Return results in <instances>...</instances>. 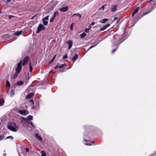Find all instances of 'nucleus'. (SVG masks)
Instances as JSON below:
<instances>
[{
    "mask_svg": "<svg viewBox=\"0 0 156 156\" xmlns=\"http://www.w3.org/2000/svg\"><path fill=\"white\" fill-rule=\"evenodd\" d=\"M7 128L9 130L14 132L17 131L18 129V127L16 125V123L12 122L8 125Z\"/></svg>",
    "mask_w": 156,
    "mask_h": 156,
    "instance_id": "f257e3e1",
    "label": "nucleus"
},
{
    "mask_svg": "<svg viewBox=\"0 0 156 156\" xmlns=\"http://www.w3.org/2000/svg\"><path fill=\"white\" fill-rule=\"evenodd\" d=\"M22 61H20L17 64V67L16 68V71L20 73L22 69Z\"/></svg>",
    "mask_w": 156,
    "mask_h": 156,
    "instance_id": "f03ea898",
    "label": "nucleus"
},
{
    "mask_svg": "<svg viewBox=\"0 0 156 156\" xmlns=\"http://www.w3.org/2000/svg\"><path fill=\"white\" fill-rule=\"evenodd\" d=\"M45 27L42 24H40L38 27L36 33L38 34L40 31L44 29Z\"/></svg>",
    "mask_w": 156,
    "mask_h": 156,
    "instance_id": "7ed1b4c3",
    "label": "nucleus"
},
{
    "mask_svg": "<svg viewBox=\"0 0 156 156\" xmlns=\"http://www.w3.org/2000/svg\"><path fill=\"white\" fill-rule=\"evenodd\" d=\"M67 43L69 45L68 48L70 50L71 48L73 46V41L72 40H68L67 41Z\"/></svg>",
    "mask_w": 156,
    "mask_h": 156,
    "instance_id": "20e7f679",
    "label": "nucleus"
},
{
    "mask_svg": "<svg viewBox=\"0 0 156 156\" xmlns=\"http://www.w3.org/2000/svg\"><path fill=\"white\" fill-rule=\"evenodd\" d=\"M19 113L21 115H25L28 114V112L24 110H20Z\"/></svg>",
    "mask_w": 156,
    "mask_h": 156,
    "instance_id": "39448f33",
    "label": "nucleus"
},
{
    "mask_svg": "<svg viewBox=\"0 0 156 156\" xmlns=\"http://www.w3.org/2000/svg\"><path fill=\"white\" fill-rule=\"evenodd\" d=\"M117 5H114L111 9V11L112 12H114L117 9Z\"/></svg>",
    "mask_w": 156,
    "mask_h": 156,
    "instance_id": "423d86ee",
    "label": "nucleus"
},
{
    "mask_svg": "<svg viewBox=\"0 0 156 156\" xmlns=\"http://www.w3.org/2000/svg\"><path fill=\"white\" fill-rule=\"evenodd\" d=\"M23 119L26 121L32 120L33 119V117L31 115H28L26 118V119L24 118H23Z\"/></svg>",
    "mask_w": 156,
    "mask_h": 156,
    "instance_id": "0eeeda50",
    "label": "nucleus"
},
{
    "mask_svg": "<svg viewBox=\"0 0 156 156\" xmlns=\"http://www.w3.org/2000/svg\"><path fill=\"white\" fill-rule=\"evenodd\" d=\"M78 57V55L77 54H75L74 56L72 58V61H73V63L77 59Z\"/></svg>",
    "mask_w": 156,
    "mask_h": 156,
    "instance_id": "6e6552de",
    "label": "nucleus"
},
{
    "mask_svg": "<svg viewBox=\"0 0 156 156\" xmlns=\"http://www.w3.org/2000/svg\"><path fill=\"white\" fill-rule=\"evenodd\" d=\"M34 94L33 93H29L26 96V98L27 99H29L31 98L33 95Z\"/></svg>",
    "mask_w": 156,
    "mask_h": 156,
    "instance_id": "1a4fd4ad",
    "label": "nucleus"
},
{
    "mask_svg": "<svg viewBox=\"0 0 156 156\" xmlns=\"http://www.w3.org/2000/svg\"><path fill=\"white\" fill-rule=\"evenodd\" d=\"M68 10V7L66 6L63 7L60 9V11L62 12H65Z\"/></svg>",
    "mask_w": 156,
    "mask_h": 156,
    "instance_id": "9d476101",
    "label": "nucleus"
},
{
    "mask_svg": "<svg viewBox=\"0 0 156 156\" xmlns=\"http://www.w3.org/2000/svg\"><path fill=\"white\" fill-rule=\"evenodd\" d=\"M22 31L21 30L17 31L16 32L14 33L13 34V35L18 36L20 35V34H22Z\"/></svg>",
    "mask_w": 156,
    "mask_h": 156,
    "instance_id": "9b49d317",
    "label": "nucleus"
},
{
    "mask_svg": "<svg viewBox=\"0 0 156 156\" xmlns=\"http://www.w3.org/2000/svg\"><path fill=\"white\" fill-rule=\"evenodd\" d=\"M122 42V41L119 44H117L116 43L115 44V46L116 47V48L112 51V53H113L115 51L117 50V49L119 47V44L121 43Z\"/></svg>",
    "mask_w": 156,
    "mask_h": 156,
    "instance_id": "f8f14e48",
    "label": "nucleus"
},
{
    "mask_svg": "<svg viewBox=\"0 0 156 156\" xmlns=\"http://www.w3.org/2000/svg\"><path fill=\"white\" fill-rule=\"evenodd\" d=\"M110 25L109 24H107L105 25L104 26L102 27L101 28V31H103V30H105Z\"/></svg>",
    "mask_w": 156,
    "mask_h": 156,
    "instance_id": "ddd939ff",
    "label": "nucleus"
},
{
    "mask_svg": "<svg viewBox=\"0 0 156 156\" xmlns=\"http://www.w3.org/2000/svg\"><path fill=\"white\" fill-rule=\"evenodd\" d=\"M29 59V57L28 56H26L23 59V62L26 63L27 62Z\"/></svg>",
    "mask_w": 156,
    "mask_h": 156,
    "instance_id": "4468645a",
    "label": "nucleus"
},
{
    "mask_svg": "<svg viewBox=\"0 0 156 156\" xmlns=\"http://www.w3.org/2000/svg\"><path fill=\"white\" fill-rule=\"evenodd\" d=\"M108 20V19H104L100 21V22L101 23H104Z\"/></svg>",
    "mask_w": 156,
    "mask_h": 156,
    "instance_id": "2eb2a0df",
    "label": "nucleus"
},
{
    "mask_svg": "<svg viewBox=\"0 0 156 156\" xmlns=\"http://www.w3.org/2000/svg\"><path fill=\"white\" fill-rule=\"evenodd\" d=\"M35 136H36V138L37 140H39V141H41L42 140V137L41 136H39L38 134H36Z\"/></svg>",
    "mask_w": 156,
    "mask_h": 156,
    "instance_id": "dca6fc26",
    "label": "nucleus"
},
{
    "mask_svg": "<svg viewBox=\"0 0 156 156\" xmlns=\"http://www.w3.org/2000/svg\"><path fill=\"white\" fill-rule=\"evenodd\" d=\"M78 16L80 19L81 18V16H82L79 13L74 14H73L72 16Z\"/></svg>",
    "mask_w": 156,
    "mask_h": 156,
    "instance_id": "f3484780",
    "label": "nucleus"
},
{
    "mask_svg": "<svg viewBox=\"0 0 156 156\" xmlns=\"http://www.w3.org/2000/svg\"><path fill=\"white\" fill-rule=\"evenodd\" d=\"M23 82L22 81H20L19 82H17L16 83V84L17 86H20L23 85Z\"/></svg>",
    "mask_w": 156,
    "mask_h": 156,
    "instance_id": "a211bd4d",
    "label": "nucleus"
},
{
    "mask_svg": "<svg viewBox=\"0 0 156 156\" xmlns=\"http://www.w3.org/2000/svg\"><path fill=\"white\" fill-rule=\"evenodd\" d=\"M33 70V67L32 66V64L31 62L30 63V66H29V71L30 72H32Z\"/></svg>",
    "mask_w": 156,
    "mask_h": 156,
    "instance_id": "6ab92c4d",
    "label": "nucleus"
},
{
    "mask_svg": "<svg viewBox=\"0 0 156 156\" xmlns=\"http://www.w3.org/2000/svg\"><path fill=\"white\" fill-rule=\"evenodd\" d=\"M86 35V34L85 33H83L82 34H80V37H81V38H83Z\"/></svg>",
    "mask_w": 156,
    "mask_h": 156,
    "instance_id": "aec40b11",
    "label": "nucleus"
},
{
    "mask_svg": "<svg viewBox=\"0 0 156 156\" xmlns=\"http://www.w3.org/2000/svg\"><path fill=\"white\" fill-rule=\"evenodd\" d=\"M19 73H18V72L16 71V73L13 76V79H15L17 77V76H18V74Z\"/></svg>",
    "mask_w": 156,
    "mask_h": 156,
    "instance_id": "412c9836",
    "label": "nucleus"
},
{
    "mask_svg": "<svg viewBox=\"0 0 156 156\" xmlns=\"http://www.w3.org/2000/svg\"><path fill=\"white\" fill-rule=\"evenodd\" d=\"M4 101L3 99H0V106H2L4 103Z\"/></svg>",
    "mask_w": 156,
    "mask_h": 156,
    "instance_id": "4be33fe9",
    "label": "nucleus"
},
{
    "mask_svg": "<svg viewBox=\"0 0 156 156\" xmlns=\"http://www.w3.org/2000/svg\"><path fill=\"white\" fill-rule=\"evenodd\" d=\"M42 21L43 22V24L44 25H47L48 23V21L46 20H44V19H43Z\"/></svg>",
    "mask_w": 156,
    "mask_h": 156,
    "instance_id": "5701e85b",
    "label": "nucleus"
},
{
    "mask_svg": "<svg viewBox=\"0 0 156 156\" xmlns=\"http://www.w3.org/2000/svg\"><path fill=\"white\" fill-rule=\"evenodd\" d=\"M139 8H140L139 7H137L133 12H134V13L136 14L138 11L139 9Z\"/></svg>",
    "mask_w": 156,
    "mask_h": 156,
    "instance_id": "b1692460",
    "label": "nucleus"
},
{
    "mask_svg": "<svg viewBox=\"0 0 156 156\" xmlns=\"http://www.w3.org/2000/svg\"><path fill=\"white\" fill-rule=\"evenodd\" d=\"M41 153L42 156H46V153L44 151H41Z\"/></svg>",
    "mask_w": 156,
    "mask_h": 156,
    "instance_id": "393cba45",
    "label": "nucleus"
},
{
    "mask_svg": "<svg viewBox=\"0 0 156 156\" xmlns=\"http://www.w3.org/2000/svg\"><path fill=\"white\" fill-rule=\"evenodd\" d=\"M59 15V13L57 12H55L54 13V14L53 16V18H54L57 15L58 16Z\"/></svg>",
    "mask_w": 156,
    "mask_h": 156,
    "instance_id": "a878e982",
    "label": "nucleus"
},
{
    "mask_svg": "<svg viewBox=\"0 0 156 156\" xmlns=\"http://www.w3.org/2000/svg\"><path fill=\"white\" fill-rule=\"evenodd\" d=\"M56 56V55H55L52 58L51 61L49 62V64H51L54 60Z\"/></svg>",
    "mask_w": 156,
    "mask_h": 156,
    "instance_id": "bb28decb",
    "label": "nucleus"
},
{
    "mask_svg": "<svg viewBox=\"0 0 156 156\" xmlns=\"http://www.w3.org/2000/svg\"><path fill=\"white\" fill-rule=\"evenodd\" d=\"M10 94L11 97L14 94V92L13 90L10 92Z\"/></svg>",
    "mask_w": 156,
    "mask_h": 156,
    "instance_id": "cd10ccee",
    "label": "nucleus"
},
{
    "mask_svg": "<svg viewBox=\"0 0 156 156\" xmlns=\"http://www.w3.org/2000/svg\"><path fill=\"white\" fill-rule=\"evenodd\" d=\"M91 27L90 26V27L89 28H86L85 29V31L86 33H88L89 31V30L90 29Z\"/></svg>",
    "mask_w": 156,
    "mask_h": 156,
    "instance_id": "c85d7f7f",
    "label": "nucleus"
},
{
    "mask_svg": "<svg viewBox=\"0 0 156 156\" xmlns=\"http://www.w3.org/2000/svg\"><path fill=\"white\" fill-rule=\"evenodd\" d=\"M73 25H74L73 23L71 24V25H70V29L71 30H73Z\"/></svg>",
    "mask_w": 156,
    "mask_h": 156,
    "instance_id": "c756f323",
    "label": "nucleus"
},
{
    "mask_svg": "<svg viewBox=\"0 0 156 156\" xmlns=\"http://www.w3.org/2000/svg\"><path fill=\"white\" fill-rule=\"evenodd\" d=\"M6 85L9 87H10V84L8 81H7L6 82Z\"/></svg>",
    "mask_w": 156,
    "mask_h": 156,
    "instance_id": "7c9ffc66",
    "label": "nucleus"
},
{
    "mask_svg": "<svg viewBox=\"0 0 156 156\" xmlns=\"http://www.w3.org/2000/svg\"><path fill=\"white\" fill-rule=\"evenodd\" d=\"M48 18H49V16H46L43 19H44V20H46L48 21Z\"/></svg>",
    "mask_w": 156,
    "mask_h": 156,
    "instance_id": "2f4dec72",
    "label": "nucleus"
},
{
    "mask_svg": "<svg viewBox=\"0 0 156 156\" xmlns=\"http://www.w3.org/2000/svg\"><path fill=\"white\" fill-rule=\"evenodd\" d=\"M5 138V136L3 135L0 136V141L3 140Z\"/></svg>",
    "mask_w": 156,
    "mask_h": 156,
    "instance_id": "473e14b6",
    "label": "nucleus"
},
{
    "mask_svg": "<svg viewBox=\"0 0 156 156\" xmlns=\"http://www.w3.org/2000/svg\"><path fill=\"white\" fill-rule=\"evenodd\" d=\"M96 45H92V46H91L89 48H88V51L90 49L92 48L95 47L96 46Z\"/></svg>",
    "mask_w": 156,
    "mask_h": 156,
    "instance_id": "72a5a7b5",
    "label": "nucleus"
},
{
    "mask_svg": "<svg viewBox=\"0 0 156 156\" xmlns=\"http://www.w3.org/2000/svg\"><path fill=\"white\" fill-rule=\"evenodd\" d=\"M65 65L64 64H62L61 66H58V67L59 68H63Z\"/></svg>",
    "mask_w": 156,
    "mask_h": 156,
    "instance_id": "f704fd0d",
    "label": "nucleus"
},
{
    "mask_svg": "<svg viewBox=\"0 0 156 156\" xmlns=\"http://www.w3.org/2000/svg\"><path fill=\"white\" fill-rule=\"evenodd\" d=\"M8 138H10V139H13V137L12 136H9L7 137L5 139H7Z\"/></svg>",
    "mask_w": 156,
    "mask_h": 156,
    "instance_id": "c9c22d12",
    "label": "nucleus"
},
{
    "mask_svg": "<svg viewBox=\"0 0 156 156\" xmlns=\"http://www.w3.org/2000/svg\"><path fill=\"white\" fill-rule=\"evenodd\" d=\"M30 124L33 127H35V126L34 125H33V123L31 122H30Z\"/></svg>",
    "mask_w": 156,
    "mask_h": 156,
    "instance_id": "e433bc0d",
    "label": "nucleus"
},
{
    "mask_svg": "<svg viewBox=\"0 0 156 156\" xmlns=\"http://www.w3.org/2000/svg\"><path fill=\"white\" fill-rule=\"evenodd\" d=\"M67 58V54H66L63 57V59H65Z\"/></svg>",
    "mask_w": 156,
    "mask_h": 156,
    "instance_id": "4c0bfd02",
    "label": "nucleus"
},
{
    "mask_svg": "<svg viewBox=\"0 0 156 156\" xmlns=\"http://www.w3.org/2000/svg\"><path fill=\"white\" fill-rule=\"evenodd\" d=\"M25 151L26 152H29V148H26L25 149Z\"/></svg>",
    "mask_w": 156,
    "mask_h": 156,
    "instance_id": "58836bf2",
    "label": "nucleus"
},
{
    "mask_svg": "<svg viewBox=\"0 0 156 156\" xmlns=\"http://www.w3.org/2000/svg\"><path fill=\"white\" fill-rule=\"evenodd\" d=\"M150 12H151V11H150V12H145V13H144L143 14V16H145V15H146L147 14H148Z\"/></svg>",
    "mask_w": 156,
    "mask_h": 156,
    "instance_id": "ea45409f",
    "label": "nucleus"
},
{
    "mask_svg": "<svg viewBox=\"0 0 156 156\" xmlns=\"http://www.w3.org/2000/svg\"><path fill=\"white\" fill-rule=\"evenodd\" d=\"M54 18L53 17H52V18H51L50 20V22H52L54 20Z\"/></svg>",
    "mask_w": 156,
    "mask_h": 156,
    "instance_id": "a19ab883",
    "label": "nucleus"
},
{
    "mask_svg": "<svg viewBox=\"0 0 156 156\" xmlns=\"http://www.w3.org/2000/svg\"><path fill=\"white\" fill-rule=\"evenodd\" d=\"M105 5H106V4H105L104 5H103L102 6V7H101V9H102L103 10H104V6Z\"/></svg>",
    "mask_w": 156,
    "mask_h": 156,
    "instance_id": "79ce46f5",
    "label": "nucleus"
},
{
    "mask_svg": "<svg viewBox=\"0 0 156 156\" xmlns=\"http://www.w3.org/2000/svg\"><path fill=\"white\" fill-rule=\"evenodd\" d=\"M14 16H12V15H10L9 16V19H11L12 18V17H14Z\"/></svg>",
    "mask_w": 156,
    "mask_h": 156,
    "instance_id": "37998d69",
    "label": "nucleus"
},
{
    "mask_svg": "<svg viewBox=\"0 0 156 156\" xmlns=\"http://www.w3.org/2000/svg\"><path fill=\"white\" fill-rule=\"evenodd\" d=\"M153 0H150L149 1V2L153 1ZM153 2H154L156 3V0H155Z\"/></svg>",
    "mask_w": 156,
    "mask_h": 156,
    "instance_id": "c03bdc74",
    "label": "nucleus"
},
{
    "mask_svg": "<svg viewBox=\"0 0 156 156\" xmlns=\"http://www.w3.org/2000/svg\"><path fill=\"white\" fill-rule=\"evenodd\" d=\"M30 102H32V104H34V102H33V99H31L30 100Z\"/></svg>",
    "mask_w": 156,
    "mask_h": 156,
    "instance_id": "a18cd8bd",
    "label": "nucleus"
},
{
    "mask_svg": "<svg viewBox=\"0 0 156 156\" xmlns=\"http://www.w3.org/2000/svg\"><path fill=\"white\" fill-rule=\"evenodd\" d=\"M85 144L87 145H89V146L91 145V144H90V143H86Z\"/></svg>",
    "mask_w": 156,
    "mask_h": 156,
    "instance_id": "49530a36",
    "label": "nucleus"
},
{
    "mask_svg": "<svg viewBox=\"0 0 156 156\" xmlns=\"http://www.w3.org/2000/svg\"><path fill=\"white\" fill-rule=\"evenodd\" d=\"M58 66L57 65H56L55 67H54V68L55 69H57L58 67Z\"/></svg>",
    "mask_w": 156,
    "mask_h": 156,
    "instance_id": "de8ad7c7",
    "label": "nucleus"
},
{
    "mask_svg": "<svg viewBox=\"0 0 156 156\" xmlns=\"http://www.w3.org/2000/svg\"><path fill=\"white\" fill-rule=\"evenodd\" d=\"M95 24V23L94 22H92L91 24H90V26L91 25H93L94 24Z\"/></svg>",
    "mask_w": 156,
    "mask_h": 156,
    "instance_id": "09e8293b",
    "label": "nucleus"
},
{
    "mask_svg": "<svg viewBox=\"0 0 156 156\" xmlns=\"http://www.w3.org/2000/svg\"><path fill=\"white\" fill-rule=\"evenodd\" d=\"M26 63V62H23L22 64L23 66H24Z\"/></svg>",
    "mask_w": 156,
    "mask_h": 156,
    "instance_id": "8fccbe9b",
    "label": "nucleus"
},
{
    "mask_svg": "<svg viewBox=\"0 0 156 156\" xmlns=\"http://www.w3.org/2000/svg\"><path fill=\"white\" fill-rule=\"evenodd\" d=\"M118 18L117 17H114V19L115 20H117Z\"/></svg>",
    "mask_w": 156,
    "mask_h": 156,
    "instance_id": "3c124183",
    "label": "nucleus"
},
{
    "mask_svg": "<svg viewBox=\"0 0 156 156\" xmlns=\"http://www.w3.org/2000/svg\"><path fill=\"white\" fill-rule=\"evenodd\" d=\"M135 14V13H134V12H133L132 14V16H133Z\"/></svg>",
    "mask_w": 156,
    "mask_h": 156,
    "instance_id": "603ef678",
    "label": "nucleus"
},
{
    "mask_svg": "<svg viewBox=\"0 0 156 156\" xmlns=\"http://www.w3.org/2000/svg\"><path fill=\"white\" fill-rule=\"evenodd\" d=\"M36 16H33L32 18V19L33 18H34Z\"/></svg>",
    "mask_w": 156,
    "mask_h": 156,
    "instance_id": "864d4df0",
    "label": "nucleus"
},
{
    "mask_svg": "<svg viewBox=\"0 0 156 156\" xmlns=\"http://www.w3.org/2000/svg\"><path fill=\"white\" fill-rule=\"evenodd\" d=\"M5 155H6V154L5 153H4V154H3V156H5Z\"/></svg>",
    "mask_w": 156,
    "mask_h": 156,
    "instance_id": "5fc2aeb1",
    "label": "nucleus"
},
{
    "mask_svg": "<svg viewBox=\"0 0 156 156\" xmlns=\"http://www.w3.org/2000/svg\"><path fill=\"white\" fill-rule=\"evenodd\" d=\"M32 108H33V109H35V107H34V106H33L32 107Z\"/></svg>",
    "mask_w": 156,
    "mask_h": 156,
    "instance_id": "6e6d98bb",
    "label": "nucleus"
},
{
    "mask_svg": "<svg viewBox=\"0 0 156 156\" xmlns=\"http://www.w3.org/2000/svg\"><path fill=\"white\" fill-rule=\"evenodd\" d=\"M101 9H101V8H100L98 10H101Z\"/></svg>",
    "mask_w": 156,
    "mask_h": 156,
    "instance_id": "4d7b16f0",
    "label": "nucleus"
},
{
    "mask_svg": "<svg viewBox=\"0 0 156 156\" xmlns=\"http://www.w3.org/2000/svg\"><path fill=\"white\" fill-rule=\"evenodd\" d=\"M29 128H30V127H27V128L28 129H29Z\"/></svg>",
    "mask_w": 156,
    "mask_h": 156,
    "instance_id": "13d9d810",
    "label": "nucleus"
},
{
    "mask_svg": "<svg viewBox=\"0 0 156 156\" xmlns=\"http://www.w3.org/2000/svg\"><path fill=\"white\" fill-rule=\"evenodd\" d=\"M117 36H115V38H116V37H117Z\"/></svg>",
    "mask_w": 156,
    "mask_h": 156,
    "instance_id": "bf43d9fd",
    "label": "nucleus"
},
{
    "mask_svg": "<svg viewBox=\"0 0 156 156\" xmlns=\"http://www.w3.org/2000/svg\"><path fill=\"white\" fill-rule=\"evenodd\" d=\"M92 144H94V141H93L92 142Z\"/></svg>",
    "mask_w": 156,
    "mask_h": 156,
    "instance_id": "052dcab7",
    "label": "nucleus"
}]
</instances>
